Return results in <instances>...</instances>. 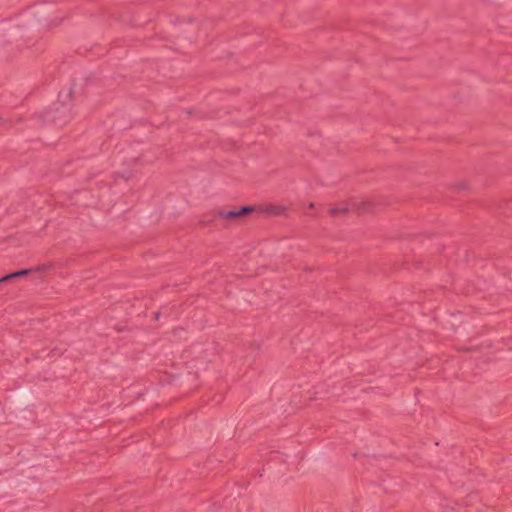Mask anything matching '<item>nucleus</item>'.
Here are the masks:
<instances>
[{"instance_id":"3","label":"nucleus","mask_w":512,"mask_h":512,"mask_svg":"<svg viewBox=\"0 0 512 512\" xmlns=\"http://www.w3.org/2000/svg\"><path fill=\"white\" fill-rule=\"evenodd\" d=\"M31 272L30 269H24V270H20V271H17V272H13L11 274H8L2 278H0V284L2 283H6L12 279H15V278H18V277H22V276H25L27 274H29Z\"/></svg>"},{"instance_id":"4","label":"nucleus","mask_w":512,"mask_h":512,"mask_svg":"<svg viewBox=\"0 0 512 512\" xmlns=\"http://www.w3.org/2000/svg\"><path fill=\"white\" fill-rule=\"evenodd\" d=\"M349 211V207L346 204H342L340 206H334L329 209V213L333 216L345 214Z\"/></svg>"},{"instance_id":"2","label":"nucleus","mask_w":512,"mask_h":512,"mask_svg":"<svg viewBox=\"0 0 512 512\" xmlns=\"http://www.w3.org/2000/svg\"><path fill=\"white\" fill-rule=\"evenodd\" d=\"M252 209L253 208L250 206H245L238 210H230V211L221 210L218 212V214H219V216H221L222 218H225V219H236L238 217L246 215L247 213L252 211Z\"/></svg>"},{"instance_id":"8","label":"nucleus","mask_w":512,"mask_h":512,"mask_svg":"<svg viewBox=\"0 0 512 512\" xmlns=\"http://www.w3.org/2000/svg\"><path fill=\"white\" fill-rule=\"evenodd\" d=\"M45 269H47L46 266H43L42 268H39V270H45Z\"/></svg>"},{"instance_id":"1","label":"nucleus","mask_w":512,"mask_h":512,"mask_svg":"<svg viewBox=\"0 0 512 512\" xmlns=\"http://www.w3.org/2000/svg\"><path fill=\"white\" fill-rule=\"evenodd\" d=\"M46 117L55 125L62 126L65 125L71 118V111L68 106L60 104L56 106L53 110L49 111Z\"/></svg>"},{"instance_id":"5","label":"nucleus","mask_w":512,"mask_h":512,"mask_svg":"<svg viewBox=\"0 0 512 512\" xmlns=\"http://www.w3.org/2000/svg\"><path fill=\"white\" fill-rule=\"evenodd\" d=\"M268 211L272 214H275V215H280L282 213H284L285 211V207L283 206H271Z\"/></svg>"},{"instance_id":"7","label":"nucleus","mask_w":512,"mask_h":512,"mask_svg":"<svg viewBox=\"0 0 512 512\" xmlns=\"http://www.w3.org/2000/svg\"><path fill=\"white\" fill-rule=\"evenodd\" d=\"M313 207H314V203H310L308 206L309 209H312Z\"/></svg>"},{"instance_id":"6","label":"nucleus","mask_w":512,"mask_h":512,"mask_svg":"<svg viewBox=\"0 0 512 512\" xmlns=\"http://www.w3.org/2000/svg\"><path fill=\"white\" fill-rule=\"evenodd\" d=\"M370 207V204L368 202H365V201H362L359 203V205L357 206V209L358 210H362V211H366L368 210Z\"/></svg>"}]
</instances>
